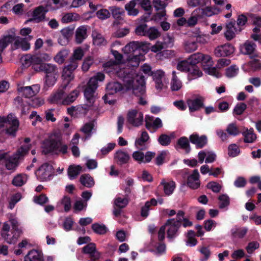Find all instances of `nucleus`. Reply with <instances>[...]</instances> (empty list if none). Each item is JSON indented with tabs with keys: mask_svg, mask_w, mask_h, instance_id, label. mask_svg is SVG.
Segmentation results:
<instances>
[{
	"mask_svg": "<svg viewBox=\"0 0 261 261\" xmlns=\"http://www.w3.org/2000/svg\"><path fill=\"white\" fill-rule=\"evenodd\" d=\"M164 72L161 70L154 72L152 75L155 83V88L159 91L165 87V85L163 83V79L164 77Z\"/></svg>",
	"mask_w": 261,
	"mask_h": 261,
	"instance_id": "nucleus-24",
	"label": "nucleus"
},
{
	"mask_svg": "<svg viewBox=\"0 0 261 261\" xmlns=\"http://www.w3.org/2000/svg\"><path fill=\"white\" fill-rule=\"evenodd\" d=\"M177 144L180 147L184 149L186 153H189L191 150L189 140L187 137H183L179 138L177 141Z\"/></svg>",
	"mask_w": 261,
	"mask_h": 261,
	"instance_id": "nucleus-47",
	"label": "nucleus"
},
{
	"mask_svg": "<svg viewBox=\"0 0 261 261\" xmlns=\"http://www.w3.org/2000/svg\"><path fill=\"white\" fill-rule=\"evenodd\" d=\"M39 90L40 87L38 85L21 87L18 88L19 93L26 98H30L35 96L39 92Z\"/></svg>",
	"mask_w": 261,
	"mask_h": 261,
	"instance_id": "nucleus-15",
	"label": "nucleus"
},
{
	"mask_svg": "<svg viewBox=\"0 0 261 261\" xmlns=\"http://www.w3.org/2000/svg\"><path fill=\"white\" fill-rule=\"evenodd\" d=\"M82 167L78 166L71 165L68 169V174L70 179L75 178L80 173Z\"/></svg>",
	"mask_w": 261,
	"mask_h": 261,
	"instance_id": "nucleus-45",
	"label": "nucleus"
},
{
	"mask_svg": "<svg viewBox=\"0 0 261 261\" xmlns=\"http://www.w3.org/2000/svg\"><path fill=\"white\" fill-rule=\"evenodd\" d=\"M83 253L89 255V257L92 261L98 259L100 256V253L96 250L94 243H90L84 246L82 249Z\"/></svg>",
	"mask_w": 261,
	"mask_h": 261,
	"instance_id": "nucleus-16",
	"label": "nucleus"
},
{
	"mask_svg": "<svg viewBox=\"0 0 261 261\" xmlns=\"http://www.w3.org/2000/svg\"><path fill=\"white\" fill-rule=\"evenodd\" d=\"M11 225L12 226L13 231L12 233L13 234L12 238L9 239L8 236L6 233H2V238L5 241L9 244H14L17 241L18 238L20 237L22 233L21 230L18 227V223L17 221L15 219H11L10 220Z\"/></svg>",
	"mask_w": 261,
	"mask_h": 261,
	"instance_id": "nucleus-7",
	"label": "nucleus"
},
{
	"mask_svg": "<svg viewBox=\"0 0 261 261\" xmlns=\"http://www.w3.org/2000/svg\"><path fill=\"white\" fill-rule=\"evenodd\" d=\"M68 88L66 85H61L58 90L49 97L48 101L51 103L63 105V101L68 91Z\"/></svg>",
	"mask_w": 261,
	"mask_h": 261,
	"instance_id": "nucleus-8",
	"label": "nucleus"
},
{
	"mask_svg": "<svg viewBox=\"0 0 261 261\" xmlns=\"http://www.w3.org/2000/svg\"><path fill=\"white\" fill-rule=\"evenodd\" d=\"M187 185L193 189H196L200 186L199 174L197 169L193 171L187 179Z\"/></svg>",
	"mask_w": 261,
	"mask_h": 261,
	"instance_id": "nucleus-20",
	"label": "nucleus"
},
{
	"mask_svg": "<svg viewBox=\"0 0 261 261\" xmlns=\"http://www.w3.org/2000/svg\"><path fill=\"white\" fill-rule=\"evenodd\" d=\"M105 77L103 73L98 72L90 79L84 91V95L88 102L86 105L87 107L93 106L94 102V93L98 87V81H103Z\"/></svg>",
	"mask_w": 261,
	"mask_h": 261,
	"instance_id": "nucleus-1",
	"label": "nucleus"
},
{
	"mask_svg": "<svg viewBox=\"0 0 261 261\" xmlns=\"http://www.w3.org/2000/svg\"><path fill=\"white\" fill-rule=\"evenodd\" d=\"M87 37V29L85 25H82L76 29L75 32V41L79 44Z\"/></svg>",
	"mask_w": 261,
	"mask_h": 261,
	"instance_id": "nucleus-25",
	"label": "nucleus"
},
{
	"mask_svg": "<svg viewBox=\"0 0 261 261\" xmlns=\"http://www.w3.org/2000/svg\"><path fill=\"white\" fill-rule=\"evenodd\" d=\"M73 71L65 66L64 67L61 76L63 81L62 85H66L68 87L70 82L74 79Z\"/></svg>",
	"mask_w": 261,
	"mask_h": 261,
	"instance_id": "nucleus-26",
	"label": "nucleus"
},
{
	"mask_svg": "<svg viewBox=\"0 0 261 261\" xmlns=\"http://www.w3.org/2000/svg\"><path fill=\"white\" fill-rule=\"evenodd\" d=\"M84 56V53L83 49L79 47L75 49L73 51L72 56L71 58L80 62Z\"/></svg>",
	"mask_w": 261,
	"mask_h": 261,
	"instance_id": "nucleus-58",
	"label": "nucleus"
},
{
	"mask_svg": "<svg viewBox=\"0 0 261 261\" xmlns=\"http://www.w3.org/2000/svg\"><path fill=\"white\" fill-rule=\"evenodd\" d=\"M93 43L96 45H100L103 44L105 41V38L103 36L98 32L94 31L92 34Z\"/></svg>",
	"mask_w": 261,
	"mask_h": 261,
	"instance_id": "nucleus-55",
	"label": "nucleus"
},
{
	"mask_svg": "<svg viewBox=\"0 0 261 261\" xmlns=\"http://www.w3.org/2000/svg\"><path fill=\"white\" fill-rule=\"evenodd\" d=\"M219 207L220 208H223L227 207L229 204V198L225 195L223 194L219 197Z\"/></svg>",
	"mask_w": 261,
	"mask_h": 261,
	"instance_id": "nucleus-61",
	"label": "nucleus"
},
{
	"mask_svg": "<svg viewBox=\"0 0 261 261\" xmlns=\"http://www.w3.org/2000/svg\"><path fill=\"white\" fill-rule=\"evenodd\" d=\"M190 142L195 144L198 148H202L207 143V139L206 136H199L197 134L191 135L189 137Z\"/></svg>",
	"mask_w": 261,
	"mask_h": 261,
	"instance_id": "nucleus-21",
	"label": "nucleus"
},
{
	"mask_svg": "<svg viewBox=\"0 0 261 261\" xmlns=\"http://www.w3.org/2000/svg\"><path fill=\"white\" fill-rule=\"evenodd\" d=\"M13 40L14 36L11 35L6 36L3 39L0 40V62L2 61L1 53L9 43L13 42Z\"/></svg>",
	"mask_w": 261,
	"mask_h": 261,
	"instance_id": "nucleus-38",
	"label": "nucleus"
},
{
	"mask_svg": "<svg viewBox=\"0 0 261 261\" xmlns=\"http://www.w3.org/2000/svg\"><path fill=\"white\" fill-rule=\"evenodd\" d=\"M140 42L139 41H132L126 45L123 48L124 53L130 55L141 53Z\"/></svg>",
	"mask_w": 261,
	"mask_h": 261,
	"instance_id": "nucleus-27",
	"label": "nucleus"
},
{
	"mask_svg": "<svg viewBox=\"0 0 261 261\" xmlns=\"http://www.w3.org/2000/svg\"><path fill=\"white\" fill-rule=\"evenodd\" d=\"M32 68L35 71L38 72V68H40L41 64H43V61L46 60L49 56L45 54L42 56L39 55H32Z\"/></svg>",
	"mask_w": 261,
	"mask_h": 261,
	"instance_id": "nucleus-28",
	"label": "nucleus"
},
{
	"mask_svg": "<svg viewBox=\"0 0 261 261\" xmlns=\"http://www.w3.org/2000/svg\"><path fill=\"white\" fill-rule=\"evenodd\" d=\"M27 181V177L25 175H18L15 176L13 181L12 184L18 187L22 186Z\"/></svg>",
	"mask_w": 261,
	"mask_h": 261,
	"instance_id": "nucleus-57",
	"label": "nucleus"
},
{
	"mask_svg": "<svg viewBox=\"0 0 261 261\" xmlns=\"http://www.w3.org/2000/svg\"><path fill=\"white\" fill-rule=\"evenodd\" d=\"M32 38L31 36H28L25 38L14 37L12 47L14 49L20 48L23 50H28L30 48V44L29 41Z\"/></svg>",
	"mask_w": 261,
	"mask_h": 261,
	"instance_id": "nucleus-11",
	"label": "nucleus"
},
{
	"mask_svg": "<svg viewBox=\"0 0 261 261\" xmlns=\"http://www.w3.org/2000/svg\"><path fill=\"white\" fill-rule=\"evenodd\" d=\"M22 65L23 67L27 68L31 65L32 66V57L30 54H27L21 58Z\"/></svg>",
	"mask_w": 261,
	"mask_h": 261,
	"instance_id": "nucleus-64",
	"label": "nucleus"
},
{
	"mask_svg": "<svg viewBox=\"0 0 261 261\" xmlns=\"http://www.w3.org/2000/svg\"><path fill=\"white\" fill-rule=\"evenodd\" d=\"M204 98L199 95L193 97L187 100V103L190 112H194L199 110L203 107Z\"/></svg>",
	"mask_w": 261,
	"mask_h": 261,
	"instance_id": "nucleus-13",
	"label": "nucleus"
},
{
	"mask_svg": "<svg viewBox=\"0 0 261 261\" xmlns=\"http://www.w3.org/2000/svg\"><path fill=\"white\" fill-rule=\"evenodd\" d=\"M143 56L141 53L130 54L128 57V61L131 66L137 67L139 65L140 61L143 59Z\"/></svg>",
	"mask_w": 261,
	"mask_h": 261,
	"instance_id": "nucleus-35",
	"label": "nucleus"
},
{
	"mask_svg": "<svg viewBox=\"0 0 261 261\" xmlns=\"http://www.w3.org/2000/svg\"><path fill=\"white\" fill-rule=\"evenodd\" d=\"M136 5V0L131 1L125 6V9L129 15L136 16L138 14V10L135 8Z\"/></svg>",
	"mask_w": 261,
	"mask_h": 261,
	"instance_id": "nucleus-43",
	"label": "nucleus"
},
{
	"mask_svg": "<svg viewBox=\"0 0 261 261\" xmlns=\"http://www.w3.org/2000/svg\"><path fill=\"white\" fill-rule=\"evenodd\" d=\"M256 44L251 41H246L240 47V50L241 53L244 55H252L254 57H256L257 55L255 53L256 50Z\"/></svg>",
	"mask_w": 261,
	"mask_h": 261,
	"instance_id": "nucleus-22",
	"label": "nucleus"
},
{
	"mask_svg": "<svg viewBox=\"0 0 261 261\" xmlns=\"http://www.w3.org/2000/svg\"><path fill=\"white\" fill-rule=\"evenodd\" d=\"M182 87V83L176 75V72H172V77L171 82V89L172 91H178Z\"/></svg>",
	"mask_w": 261,
	"mask_h": 261,
	"instance_id": "nucleus-39",
	"label": "nucleus"
},
{
	"mask_svg": "<svg viewBox=\"0 0 261 261\" xmlns=\"http://www.w3.org/2000/svg\"><path fill=\"white\" fill-rule=\"evenodd\" d=\"M226 31L224 33L225 37L227 40H232L236 36V33H238L241 31L242 28H238L235 27V22L234 21H230L226 25Z\"/></svg>",
	"mask_w": 261,
	"mask_h": 261,
	"instance_id": "nucleus-18",
	"label": "nucleus"
},
{
	"mask_svg": "<svg viewBox=\"0 0 261 261\" xmlns=\"http://www.w3.org/2000/svg\"><path fill=\"white\" fill-rule=\"evenodd\" d=\"M140 79L141 82L139 85H135L133 80L127 81L126 84V90H132L133 93L138 97L143 96L145 93V80L144 76H141Z\"/></svg>",
	"mask_w": 261,
	"mask_h": 261,
	"instance_id": "nucleus-6",
	"label": "nucleus"
},
{
	"mask_svg": "<svg viewBox=\"0 0 261 261\" xmlns=\"http://www.w3.org/2000/svg\"><path fill=\"white\" fill-rule=\"evenodd\" d=\"M203 57L204 54L200 53H197L191 55L188 58V60L190 63H191L192 66L201 62Z\"/></svg>",
	"mask_w": 261,
	"mask_h": 261,
	"instance_id": "nucleus-48",
	"label": "nucleus"
},
{
	"mask_svg": "<svg viewBox=\"0 0 261 261\" xmlns=\"http://www.w3.org/2000/svg\"><path fill=\"white\" fill-rule=\"evenodd\" d=\"M123 89L121 84L117 82H112L108 84L106 90L109 94H114L121 91Z\"/></svg>",
	"mask_w": 261,
	"mask_h": 261,
	"instance_id": "nucleus-32",
	"label": "nucleus"
},
{
	"mask_svg": "<svg viewBox=\"0 0 261 261\" xmlns=\"http://www.w3.org/2000/svg\"><path fill=\"white\" fill-rule=\"evenodd\" d=\"M234 50V47L230 44L227 43L216 47L214 54L218 57H225L232 54Z\"/></svg>",
	"mask_w": 261,
	"mask_h": 261,
	"instance_id": "nucleus-17",
	"label": "nucleus"
},
{
	"mask_svg": "<svg viewBox=\"0 0 261 261\" xmlns=\"http://www.w3.org/2000/svg\"><path fill=\"white\" fill-rule=\"evenodd\" d=\"M244 137L243 141L245 143H252L255 141L257 139L256 135L254 133L253 129L247 128L242 133Z\"/></svg>",
	"mask_w": 261,
	"mask_h": 261,
	"instance_id": "nucleus-31",
	"label": "nucleus"
},
{
	"mask_svg": "<svg viewBox=\"0 0 261 261\" xmlns=\"http://www.w3.org/2000/svg\"><path fill=\"white\" fill-rule=\"evenodd\" d=\"M58 73L54 74H47L45 77L44 88H48L53 87L56 83Z\"/></svg>",
	"mask_w": 261,
	"mask_h": 261,
	"instance_id": "nucleus-41",
	"label": "nucleus"
},
{
	"mask_svg": "<svg viewBox=\"0 0 261 261\" xmlns=\"http://www.w3.org/2000/svg\"><path fill=\"white\" fill-rule=\"evenodd\" d=\"M81 183L87 188H91L94 185L93 178L89 175L85 174L80 177Z\"/></svg>",
	"mask_w": 261,
	"mask_h": 261,
	"instance_id": "nucleus-40",
	"label": "nucleus"
},
{
	"mask_svg": "<svg viewBox=\"0 0 261 261\" xmlns=\"http://www.w3.org/2000/svg\"><path fill=\"white\" fill-rule=\"evenodd\" d=\"M92 230L96 233L103 234L106 233L107 228L105 225L94 223L91 226Z\"/></svg>",
	"mask_w": 261,
	"mask_h": 261,
	"instance_id": "nucleus-54",
	"label": "nucleus"
},
{
	"mask_svg": "<svg viewBox=\"0 0 261 261\" xmlns=\"http://www.w3.org/2000/svg\"><path fill=\"white\" fill-rule=\"evenodd\" d=\"M158 140L161 145L168 146L171 142V137L166 134H162L159 136Z\"/></svg>",
	"mask_w": 261,
	"mask_h": 261,
	"instance_id": "nucleus-59",
	"label": "nucleus"
},
{
	"mask_svg": "<svg viewBox=\"0 0 261 261\" xmlns=\"http://www.w3.org/2000/svg\"><path fill=\"white\" fill-rule=\"evenodd\" d=\"M61 145V140L55 135L51 136L45 140L42 144V152L44 154L50 152H57Z\"/></svg>",
	"mask_w": 261,
	"mask_h": 261,
	"instance_id": "nucleus-4",
	"label": "nucleus"
},
{
	"mask_svg": "<svg viewBox=\"0 0 261 261\" xmlns=\"http://www.w3.org/2000/svg\"><path fill=\"white\" fill-rule=\"evenodd\" d=\"M51 2L47 0L45 7L40 6L36 7L33 12L32 18L29 19L28 21H33L39 23L46 20V13L50 9Z\"/></svg>",
	"mask_w": 261,
	"mask_h": 261,
	"instance_id": "nucleus-3",
	"label": "nucleus"
},
{
	"mask_svg": "<svg viewBox=\"0 0 261 261\" xmlns=\"http://www.w3.org/2000/svg\"><path fill=\"white\" fill-rule=\"evenodd\" d=\"M148 26L146 24H142L138 25L135 29V33L138 36H142L146 37V34Z\"/></svg>",
	"mask_w": 261,
	"mask_h": 261,
	"instance_id": "nucleus-62",
	"label": "nucleus"
},
{
	"mask_svg": "<svg viewBox=\"0 0 261 261\" xmlns=\"http://www.w3.org/2000/svg\"><path fill=\"white\" fill-rule=\"evenodd\" d=\"M161 35L159 30L154 27H148L146 34V37H148L150 40H153Z\"/></svg>",
	"mask_w": 261,
	"mask_h": 261,
	"instance_id": "nucleus-36",
	"label": "nucleus"
},
{
	"mask_svg": "<svg viewBox=\"0 0 261 261\" xmlns=\"http://www.w3.org/2000/svg\"><path fill=\"white\" fill-rule=\"evenodd\" d=\"M68 55L67 50L64 49L59 52L54 57V60L59 64H63Z\"/></svg>",
	"mask_w": 261,
	"mask_h": 261,
	"instance_id": "nucleus-49",
	"label": "nucleus"
},
{
	"mask_svg": "<svg viewBox=\"0 0 261 261\" xmlns=\"http://www.w3.org/2000/svg\"><path fill=\"white\" fill-rule=\"evenodd\" d=\"M79 94V92L77 90L72 91L68 95L66 94L64 100L63 101V105H69L74 101Z\"/></svg>",
	"mask_w": 261,
	"mask_h": 261,
	"instance_id": "nucleus-42",
	"label": "nucleus"
},
{
	"mask_svg": "<svg viewBox=\"0 0 261 261\" xmlns=\"http://www.w3.org/2000/svg\"><path fill=\"white\" fill-rule=\"evenodd\" d=\"M198 48L196 42L192 38L187 40L184 42V49L187 53H191L196 50Z\"/></svg>",
	"mask_w": 261,
	"mask_h": 261,
	"instance_id": "nucleus-37",
	"label": "nucleus"
},
{
	"mask_svg": "<svg viewBox=\"0 0 261 261\" xmlns=\"http://www.w3.org/2000/svg\"><path fill=\"white\" fill-rule=\"evenodd\" d=\"M38 72H44L47 74H54L58 73V68L56 65L50 63H43L40 68H38Z\"/></svg>",
	"mask_w": 261,
	"mask_h": 261,
	"instance_id": "nucleus-29",
	"label": "nucleus"
},
{
	"mask_svg": "<svg viewBox=\"0 0 261 261\" xmlns=\"http://www.w3.org/2000/svg\"><path fill=\"white\" fill-rule=\"evenodd\" d=\"M94 61V59L91 57H86L83 63V65L82 66V70L86 72L87 71L90 67L93 64Z\"/></svg>",
	"mask_w": 261,
	"mask_h": 261,
	"instance_id": "nucleus-63",
	"label": "nucleus"
},
{
	"mask_svg": "<svg viewBox=\"0 0 261 261\" xmlns=\"http://www.w3.org/2000/svg\"><path fill=\"white\" fill-rule=\"evenodd\" d=\"M161 184L164 186V193L167 195L171 194L175 188V183L173 181L166 182L165 179H163Z\"/></svg>",
	"mask_w": 261,
	"mask_h": 261,
	"instance_id": "nucleus-34",
	"label": "nucleus"
},
{
	"mask_svg": "<svg viewBox=\"0 0 261 261\" xmlns=\"http://www.w3.org/2000/svg\"><path fill=\"white\" fill-rule=\"evenodd\" d=\"M128 203V200L126 197L121 198L120 197L115 199L114 201V206L119 208H123Z\"/></svg>",
	"mask_w": 261,
	"mask_h": 261,
	"instance_id": "nucleus-50",
	"label": "nucleus"
},
{
	"mask_svg": "<svg viewBox=\"0 0 261 261\" xmlns=\"http://www.w3.org/2000/svg\"><path fill=\"white\" fill-rule=\"evenodd\" d=\"M155 153L151 151H147L144 154L140 150L136 151L133 153L132 157L136 161L139 163H148L155 156Z\"/></svg>",
	"mask_w": 261,
	"mask_h": 261,
	"instance_id": "nucleus-14",
	"label": "nucleus"
},
{
	"mask_svg": "<svg viewBox=\"0 0 261 261\" xmlns=\"http://www.w3.org/2000/svg\"><path fill=\"white\" fill-rule=\"evenodd\" d=\"M228 135L236 136L240 134V130L238 127L235 123L229 124L226 129Z\"/></svg>",
	"mask_w": 261,
	"mask_h": 261,
	"instance_id": "nucleus-56",
	"label": "nucleus"
},
{
	"mask_svg": "<svg viewBox=\"0 0 261 261\" xmlns=\"http://www.w3.org/2000/svg\"><path fill=\"white\" fill-rule=\"evenodd\" d=\"M80 16L74 13H68L63 15L62 18V21L63 23H68L73 21L79 20Z\"/></svg>",
	"mask_w": 261,
	"mask_h": 261,
	"instance_id": "nucleus-44",
	"label": "nucleus"
},
{
	"mask_svg": "<svg viewBox=\"0 0 261 261\" xmlns=\"http://www.w3.org/2000/svg\"><path fill=\"white\" fill-rule=\"evenodd\" d=\"M51 166L45 163L42 165L37 170V175L42 181L49 179L51 175Z\"/></svg>",
	"mask_w": 261,
	"mask_h": 261,
	"instance_id": "nucleus-19",
	"label": "nucleus"
},
{
	"mask_svg": "<svg viewBox=\"0 0 261 261\" xmlns=\"http://www.w3.org/2000/svg\"><path fill=\"white\" fill-rule=\"evenodd\" d=\"M149 139L148 133L146 131L142 132L141 136L135 141V146L140 150H145L147 148L146 143Z\"/></svg>",
	"mask_w": 261,
	"mask_h": 261,
	"instance_id": "nucleus-23",
	"label": "nucleus"
},
{
	"mask_svg": "<svg viewBox=\"0 0 261 261\" xmlns=\"http://www.w3.org/2000/svg\"><path fill=\"white\" fill-rule=\"evenodd\" d=\"M113 17L115 19H121L124 14V10L120 7L112 6L109 8Z\"/></svg>",
	"mask_w": 261,
	"mask_h": 261,
	"instance_id": "nucleus-46",
	"label": "nucleus"
},
{
	"mask_svg": "<svg viewBox=\"0 0 261 261\" xmlns=\"http://www.w3.org/2000/svg\"><path fill=\"white\" fill-rule=\"evenodd\" d=\"M240 153L239 147L236 144H231L228 148V154L230 156L235 157Z\"/></svg>",
	"mask_w": 261,
	"mask_h": 261,
	"instance_id": "nucleus-60",
	"label": "nucleus"
},
{
	"mask_svg": "<svg viewBox=\"0 0 261 261\" xmlns=\"http://www.w3.org/2000/svg\"><path fill=\"white\" fill-rule=\"evenodd\" d=\"M24 261H43L42 255L36 250L30 251L24 257Z\"/></svg>",
	"mask_w": 261,
	"mask_h": 261,
	"instance_id": "nucleus-33",
	"label": "nucleus"
},
{
	"mask_svg": "<svg viewBox=\"0 0 261 261\" xmlns=\"http://www.w3.org/2000/svg\"><path fill=\"white\" fill-rule=\"evenodd\" d=\"M163 226L167 229V237L172 239L175 237L181 224L175 221V219H170L167 220Z\"/></svg>",
	"mask_w": 261,
	"mask_h": 261,
	"instance_id": "nucleus-10",
	"label": "nucleus"
},
{
	"mask_svg": "<svg viewBox=\"0 0 261 261\" xmlns=\"http://www.w3.org/2000/svg\"><path fill=\"white\" fill-rule=\"evenodd\" d=\"M31 145L29 144L21 146L11 156H8L5 161V166L8 170H15L18 166L20 160L28 153Z\"/></svg>",
	"mask_w": 261,
	"mask_h": 261,
	"instance_id": "nucleus-2",
	"label": "nucleus"
},
{
	"mask_svg": "<svg viewBox=\"0 0 261 261\" xmlns=\"http://www.w3.org/2000/svg\"><path fill=\"white\" fill-rule=\"evenodd\" d=\"M19 126V122L18 119L12 114H9L4 122V127H6V133L15 136L16 133Z\"/></svg>",
	"mask_w": 261,
	"mask_h": 261,
	"instance_id": "nucleus-5",
	"label": "nucleus"
},
{
	"mask_svg": "<svg viewBox=\"0 0 261 261\" xmlns=\"http://www.w3.org/2000/svg\"><path fill=\"white\" fill-rule=\"evenodd\" d=\"M145 127L150 131H156L163 126L162 120L159 118H154L153 117L147 116L145 118Z\"/></svg>",
	"mask_w": 261,
	"mask_h": 261,
	"instance_id": "nucleus-12",
	"label": "nucleus"
},
{
	"mask_svg": "<svg viewBox=\"0 0 261 261\" xmlns=\"http://www.w3.org/2000/svg\"><path fill=\"white\" fill-rule=\"evenodd\" d=\"M73 28L66 27L61 31V37L69 41L73 34Z\"/></svg>",
	"mask_w": 261,
	"mask_h": 261,
	"instance_id": "nucleus-52",
	"label": "nucleus"
},
{
	"mask_svg": "<svg viewBox=\"0 0 261 261\" xmlns=\"http://www.w3.org/2000/svg\"><path fill=\"white\" fill-rule=\"evenodd\" d=\"M143 121V115L142 112L137 110H131L127 115V122L135 127L140 126Z\"/></svg>",
	"mask_w": 261,
	"mask_h": 261,
	"instance_id": "nucleus-9",
	"label": "nucleus"
},
{
	"mask_svg": "<svg viewBox=\"0 0 261 261\" xmlns=\"http://www.w3.org/2000/svg\"><path fill=\"white\" fill-rule=\"evenodd\" d=\"M191 64L189 60H184L179 62L177 65V69L181 71H190L191 70Z\"/></svg>",
	"mask_w": 261,
	"mask_h": 261,
	"instance_id": "nucleus-51",
	"label": "nucleus"
},
{
	"mask_svg": "<svg viewBox=\"0 0 261 261\" xmlns=\"http://www.w3.org/2000/svg\"><path fill=\"white\" fill-rule=\"evenodd\" d=\"M247 229L246 228H234L231 229V234L234 238H243L246 233Z\"/></svg>",
	"mask_w": 261,
	"mask_h": 261,
	"instance_id": "nucleus-53",
	"label": "nucleus"
},
{
	"mask_svg": "<svg viewBox=\"0 0 261 261\" xmlns=\"http://www.w3.org/2000/svg\"><path fill=\"white\" fill-rule=\"evenodd\" d=\"M114 159L118 164L122 165L127 163L130 159V156L127 152L120 150L115 153Z\"/></svg>",
	"mask_w": 261,
	"mask_h": 261,
	"instance_id": "nucleus-30",
	"label": "nucleus"
}]
</instances>
